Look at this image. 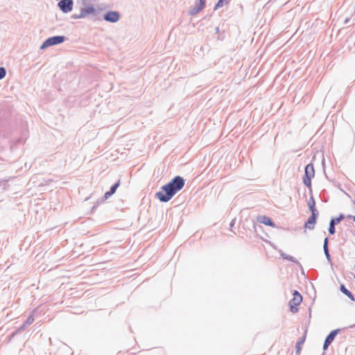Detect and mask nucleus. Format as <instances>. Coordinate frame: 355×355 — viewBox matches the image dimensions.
Here are the masks:
<instances>
[{
	"mask_svg": "<svg viewBox=\"0 0 355 355\" xmlns=\"http://www.w3.org/2000/svg\"><path fill=\"white\" fill-rule=\"evenodd\" d=\"M184 184L185 180L182 176L176 175L161 187L160 191L155 193V198L161 202H167L182 189Z\"/></svg>",
	"mask_w": 355,
	"mask_h": 355,
	"instance_id": "obj_1",
	"label": "nucleus"
},
{
	"mask_svg": "<svg viewBox=\"0 0 355 355\" xmlns=\"http://www.w3.org/2000/svg\"><path fill=\"white\" fill-rule=\"evenodd\" d=\"M80 16L90 17L94 21L102 20L101 10L96 8L93 5H88L81 8Z\"/></svg>",
	"mask_w": 355,
	"mask_h": 355,
	"instance_id": "obj_2",
	"label": "nucleus"
},
{
	"mask_svg": "<svg viewBox=\"0 0 355 355\" xmlns=\"http://www.w3.org/2000/svg\"><path fill=\"white\" fill-rule=\"evenodd\" d=\"M67 37L64 35H55L50 37L44 40V42L40 46V49L43 50L49 46L60 44L67 40Z\"/></svg>",
	"mask_w": 355,
	"mask_h": 355,
	"instance_id": "obj_3",
	"label": "nucleus"
},
{
	"mask_svg": "<svg viewBox=\"0 0 355 355\" xmlns=\"http://www.w3.org/2000/svg\"><path fill=\"white\" fill-rule=\"evenodd\" d=\"M302 301V295L297 291H294L293 293V298L288 303L290 311L293 313L298 312L299 309L297 306L300 304Z\"/></svg>",
	"mask_w": 355,
	"mask_h": 355,
	"instance_id": "obj_4",
	"label": "nucleus"
},
{
	"mask_svg": "<svg viewBox=\"0 0 355 355\" xmlns=\"http://www.w3.org/2000/svg\"><path fill=\"white\" fill-rule=\"evenodd\" d=\"M102 19L110 23H116L120 19V13L116 10H108L102 15Z\"/></svg>",
	"mask_w": 355,
	"mask_h": 355,
	"instance_id": "obj_5",
	"label": "nucleus"
},
{
	"mask_svg": "<svg viewBox=\"0 0 355 355\" xmlns=\"http://www.w3.org/2000/svg\"><path fill=\"white\" fill-rule=\"evenodd\" d=\"M73 0H61L58 1V7L63 13H69L73 10Z\"/></svg>",
	"mask_w": 355,
	"mask_h": 355,
	"instance_id": "obj_6",
	"label": "nucleus"
},
{
	"mask_svg": "<svg viewBox=\"0 0 355 355\" xmlns=\"http://www.w3.org/2000/svg\"><path fill=\"white\" fill-rule=\"evenodd\" d=\"M206 0H198L193 7L190 8L189 14L190 15H196L200 12L205 6Z\"/></svg>",
	"mask_w": 355,
	"mask_h": 355,
	"instance_id": "obj_7",
	"label": "nucleus"
},
{
	"mask_svg": "<svg viewBox=\"0 0 355 355\" xmlns=\"http://www.w3.org/2000/svg\"><path fill=\"white\" fill-rule=\"evenodd\" d=\"M319 214L313 213L309 217L307 221L304 223V227L309 230H313L315 227V225L317 222V218L318 217Z\"/></svg>",
	"mask_w": 355,
	"mask_h": 355,
	"instance_id": "obj_8",
	"label": "nucleus"
},
{
	"mask_svg": "<svg viewBox=\"0 0 355 355\" xmlns=\"http://www.w3.org/2000/svg\"><path fill=\"white\" fill-rule=\"evenodd\" d=\"M257 222L260 223H263L266 225L275 227H276V224L274 223V221L270 218L264 215H259L257 217Z\"/></svg>",
	"mask_w": 355,
	"mask_h": 355,
	"instance_id": "obj_9",
	"label": "nucleus"
},
{
	"mask_svg": "<svg viewBox=\"0 0 355 355\" xmlns=\"http://www.w3.org/2000/svg\"><path fill=\"white\" fill-rule=\"evenodd\" d=\"M279 254L281 256V257L283 259H285V260H288L289 261H291L294 263H295L296 265L302 267V265L301 263L293 257L291 256V255H288V254H286V253H284L282 250H279Z\"/></svg>",
	"mask_w": 355,
	"mask_h": 355,
	"instance_id": "obj_10",
	"label": "nucleus"
},
{
	"mask_svg": "<svg viewBox=\"0 0 355 355\" xmlns=\"http://www.w3.org/2000/svg\"><path fill=\"white\" fill-rule=\"evenodd\" d=\"M315 175V170L313 164L310 163L305 166L304 177L313 178Z\"/></svg>",
	"mask_w": 355,
	"mask_h": 355,
	"instance_id": "obj_11",
	"label": "nucleus"
},
{
	"mask_svg": "<svg viewBox=\"0 0 355 355\" xmlns=\"http://www.w3.org/2000/svg\"><path fill=\"white\" fill-rule=\"evenodd\" d=\"M340 331V329H334L332 330L325 338V340L330 343L331 344V343L334 341V340L335 339L336 336L339 334V332Z\"/></svg>",
	"mask_w": 355,
	"mask_h": 355,
	"instance_id": "obj_12",
	"label": "nucleus"
},
{
	"mask_svg": "<svg viewBox=\"0 0 355 355\" xmlns=\"http://www.w3.org/2000/svg\"><path fill=\"white\" fill-rule=\"evenodd\" d=\"M340 291L342 292L344 295L347 296L352 301L355 302V298L354 295L352 293L351 291H349L344 284H340Z\"/></svg>",
	"mask_w": 355,
	"mask_h": 355,
	"instance_id": "obj_13",
	"label": "nucleus"
},
{
	"mask_svg": "<svg viewBox=\"0 0 355 355\" xmlns=\"http://www.w3.org/2000/svg\"><path fill=\"white\" fill-rule=\"evenodd\" d=\"M308 207L311 214L316 213L319 214L317 209L315 208V202L313 197L311 196L308 201Z\"/></svg>",
	"mask_w": 355,
	"mask_h": 355,
	"instance_id": "obj_14",
	"label": "nucleus"
},
{
	"mask_svg": "<svg viewBox=\"0 0 355 355\" xmlns=\"http://www.w3.org/2000/svg\"><path fill=\"white\" fill-rule=\"evenodd\" d=\"M306 340V334H304L296 343L295 345V354L300 355L302 350V345L304 344Z\"/></svg>",
	"mask_w": 355,
	"mask_h": 355,
	"instance_id": "obj_15",
	"label": "nucleus"
},
{
	"mask_svg": "<svg viewBox=\"0 0 355 355\" xmlns=\"http://www.w3.org/2000/svg\"><path fill=\"white\" fill-rule=\"evenodd\" d=\"M113 194H114V193H113L112 191H110V190H109V191H106V192L105 193L104 196L102 197L101 200L100 201L96 202L94 205V206H93V207H92V209H96V208L98 207V205H99V203H100V202H102L105 201V200H107L109 198H110Z\"/></svg>",
	"mask_w": 355,
	"mask_h": 355,
	"instance_id": "obj_16",
	"label": "nucleus"
},
{
	"mask_svg": "<svg viewBox=\"0 0 355 355\" xmlns=\"http://www.w3.org/2000/svg\"><path fill=\"white\" fill-rule=\"evenodd\" d=\"M337 224H338V223H337L336 219L331 218V220H330L329 225V228H328V232H329V234L333 235V234H335V232H336V227H335V226Z\"/></svg>",
	"mask_w": 355,
	"mask_h": 355,
	"instance_id": "obj_17",
	"label": "nucleus"
},
{
	"mask_svg": "<svg viewBox=\"0 0 355 355\" xmlns=\"http://www.w3.org/2000/svg\"><path fill=\"white\" fill-rule=\"evenodd\" d=\"M311 178L309 177H303V183L304 185L309 188L310 191H311Z\"/></svg>",
	"mask_w": 355,
	"mask_h": 355,
	"instance_id": "obj_18",
	"label": "nucleus"
},
{
	"mask_svg": "<svg viewBox=\"0 0 355 355\" xmlns=\"http://www.w3.org/2000/svg\"><path fill=\"white\" fill-rule=\"evenodd\" d=\"M323 250H324V253L325 254V257L327 258V260L328 263H330L331 266H333V263H332V261H331V255H330V253H329V248L324 249Z\"/></svg>",
	"mask_w": 355,
	"mask_h": 355,
	"instance_id": "obj_19",
	"label": "nucleus"
},
{
	"mask_svg": "<svg viewBox=\"0 0 355 355\" xmlns=\"http://www.w3.org/2000/svg\"><path fill=\"white\" fill-rule=\"evenodd\" d=\"M323 250H324V253L325 254V257L327 258V260L328 263H330L331 266H333V263H332V261H331V255H330V253H329V248L324 249Z\"/></svg>",
	"mask_w": 355,
	"mask_h": 355,
	"instance_id": "obj_20",
	"label": "nucleus"
},
{
	"mask_svg": "<svg viewBox=\"0 0 355 355\" xmlns=\"http://www.w3.org/2000/svg\"><path fill=\"white\" fill-rule=\"evenodd\" d=\"M120 184L121 182L120 180H119L116 182H115L113 185L111 186V187L110 188V191L114 193L118 187L120 186Z\"/></svg>",
	"mask_w": 355,
	"mask_h": 355,
	"instance_id": "obj_21",
	"label": "nucleus"
},
{
	"mask_svg": "<svg viewBox=\"0 0 355 355\" xmlns=\"http://www.w3.org/2000/svg\"><path fill=\"white\" fill-rule=\"evenodd\" d=\"M34 322V316L33 315H30L26 321L24 322L25 326H29Z\"/></svg>",
	"mask_w": 355,
	"mask_h": 355,
	"instance_id": "obj_22",
	"label": "nucleus"
},
{
	"mask_svg": "<svg viewBox=\"0 0 355 355\" xmlns=\"http://www.w3.org/2000/svg\"><path fill=\"white\" fill-rule=\"evenodd\" d=\"M6 75V69L3 67H0V80L3 79Z\"/></svg>",
	"mask_w": 355,
	"mask_h": 355,
	"instance_id": "obj_23",
	"label": "nucleus"
},
{
	"mask_svg": "<svg viewBox=\"0 0 355 355\" xmlns=\"http://www.w3.org/2000/svg\"><path fill=\"white\" fill-rule=\"evenodd\" d=\"M225 3L226 2L224 0H218L217 3L214 6V10H217L218 8L222 7Z\"/></svg>",
	"mask_w": 355,
	"mask_h": 355,
	"instance_id": "obj_24",
	"label": "nucleus"
},
{
	"mask_svg": "<svg viewBox=\"0 0 355 355\" xmlns=\"http://www.w3.org/2000/svg\"><path fill=\"white\" fill-rule=\"evenodd\" d=\"M345 218L343 214H340L338 217H333V218L336 219L338 223H340Z\"/></svg>",
	"mask_w": 355,
	"mask_h": 355,
	"instance_id": "obj_25",
	"label": "nucleus"
},
{
	"mask_svg": "<svg viewBox=\"0 0 355 355\" xmlns=\"http://www.w3.org/2000/svg\"><path fill=\"white\" fill-rule=\"evenodd\" d=\"M345 218L343 214H340L338 217H333V218L336 219L338 223H340Z\"/></svg>",
	"mask_w": 355,
	"mask_h": 355,
	"instance_id": "obj_26",
	"label": "nucleus"
},
{
	"mask_svg": "<svg viewBox=\"0 0 355 355\" xmlns=\"http://www.w3.org/2000/svg\"><path fill=\"white\" fill-rule=\"evenodd\" d=\"M27 327L28 326H25V323L24 322V324L16 330V333H18V334L21 333L23 331H24L26 329Z\"/></svg>",
	"mask_w": 355,
	"mask_h": 355,
	"instance_id": "obj_27",
	"label": "nucleus"
},
{
	"mask_svg": "<svg viewBox=\"0 0 355 355\" xmlns=\"http://www.w3.org/2000/svg\"><path fill=\"white\" fill-rule=\"evenodd\" d=\"M329 248V238L326 237L323 243V250Z\"/></svg>",
	"mask_w": 355,
	"mask_h": 355,
	"instance_id": "obj_28",
	"label": "nucleus"
},
{
	"mask_svg": "<svg viewBox=\"0 0 355 355\" xmlns=\"http://www.w3.org/2000/svg\"><path fill=\"white\" fill-rule=\"evenodd\" d=\"M330 345H331L330 343H329L324 340V343H323V347H322L323 350L324 351L327 350Z\"/></svg>",
	"mask_w": 355,
	"mask_h": 355,
	"instance_id": "obj_29",
	"label": "nucleus"
},
{
	"mask_svg": "<svg viewBox=\"0 0 355 355\" xmlns=\"http://www.w3.org/2000/svg\"><path fill=\"white\" fill-rule=\"evenodd\" d=\"M71 18L78 19H83L85 18V17L80 16V12L78 15L74 14L71 16Z\"/></svg>",
	"mask_w": 355,
	"mask_h": 355,
	"instance_id": "obj_30",
	"label": "nucleus"
},
{
	"mask_svg": "<svg viewBox=\"0 0 355 355\" xmlns=\"http://www.w3.org/2000/svg\"><path fill=\"white\" fill-rule=\"evenodd\" d=\"M17 334H18V333H16V331L10 334L8 336V340H11Z\"/></svg>",
	"mask_w": 355,
	"mask_h": 355,
	"instance_id": "obj_31",
	"label": "nucleus"
},
{
	"mask_svg": "<svg viewBox=\"0 0 355 355\" xmlns=\"http://www.w3.org/2000/svg\"><path fill=\"white\" fill-rule=\"evenodd\" d=\"M234 224H235V218H234V219H233V220L231 221V223H230V227H231V228H232V227H234Z\"/></svg>",
	"mask_w": 355,
	"mask_h": 355,
	"instance_id": "obj_32",
	"label": "nucleus"
},
{
	"mask_svg": "<svg viewBox=\"0 0 355 355\" xmlns=\"http://www.w3.org/2000/svg\"><path fill=\"white\" fill-rule=\"evenodd\" d=\"M309 318H311V308L309 309Z\"/></svg>",
	"mask_w": 355,
	"mask_h": 355,
	"instance_id": "obj_33",
	"label": "nucleus"
},
{
	"mask_svg": "<svg viewBox=\"0 0 355 355\" xmlns=\"http://www.w3.org/2000/svg\"><path fill=\"white\" fill-rule=\"evenodd\" d=\"M219 31H220L219 28H218V27H216V33H219Z\"/></svg>",
	"mask_w": 355,
	"mask_h": 355,
	"instance_id": "obj_34",
	"label": "nucleus"
},
{
	"mask_svg": "<svg viewBox=\"0 0 355 355\" xmlns=\"http://www.w3.org/2000/svg\"><path fill=\"white\" fill-rule=\"evenodd\" d=\"M256 226H257V225L254 223H253V227H254L255 232L257 231L256 230Z\"/></svg>",
	"mask_w": 355,
	"mask_h": 355,
	"instance_id": "obj_35",
	"label": "nucleus"
},
{
	"mask_svg": "<svg viewBox=\"0 0 355 355\" xmlns=\"http://www.w3.org/2000/svg\"><path fill=\"white\" fill-rule=\"evenodd\" d=\"M349 218H351L352 216H348ZM354 221L355 222V216H352Z\"/></svg>",
	"mask_w": 355,
	"mask_h": 355,
	"instance_id": "obj_36",
	"label": "nucleus"
},
{
	"mask_svg": "<svg viewBox=\"0 0 355 355\" xmlns=\"http://www.w3.org/2000/svg\"><path fill=\"white\" fill-rule=\"evenodd\" d=\"M354 327H355V324H353V325L349 326V328H354Z\"/></svg>",
	"mask_w": 355,
	"mask_h": 355,
	"instance_id": "obj_37",
	"label": "nucleus"
},
{
	"mask_svg": "<svg viewBox=\"0 0 355 355\" xmlns=\"http://www.w3.org/2000/svg\"><path fill=\"white\" fill-rule=\"evenodd\" d=\"M348 21H349V19H345V24H347V23L348 22Z\"/></svg>",
	"mask_w": 355,
	"mask_h": 355,
	"instance_id": "obj_38",
	"label": "nucleus"
},
{
	"mask_svg": "<svg viewBox=\"0 0 355 355\" xmlns=\"http://www.w3.org/2000/svg\"><path fill=\"white\" fill-rule=\"evenodd\" d=\"M224 1H225L226 3L227 2V0H224Z\"/></svg>",
	"mask_w": 355,
	"mask_h": 355,
	"instance_id": "obj_39",
	"label": "nucleus"
},
{
	"mask_svg": "<svg viewBox=\"0 0 355 355\" xmlns=\"http://www.w3.org/2000/svg\"><path fill=\"white\" fill-rule=\"evenodd\" d=\"M354 279H355V276H354Z\"/></svg>",
	"mask_w": 355,
	"mask_h": 355,
	"instance_id": "obj_40",
	"label": "nucleus"
}]
</instances>
